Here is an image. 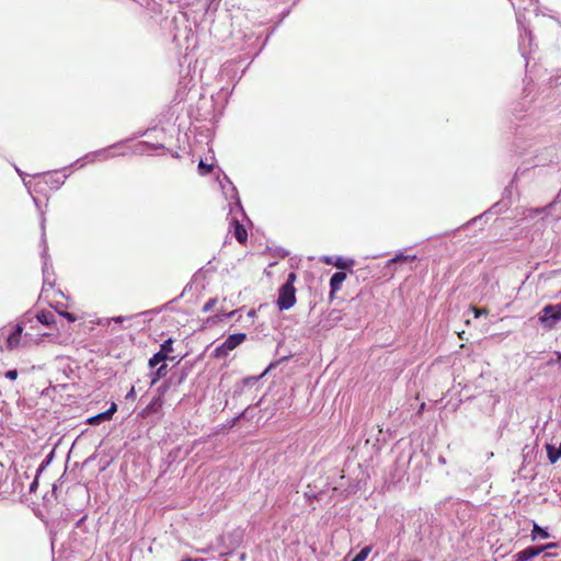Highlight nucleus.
<instances>
[{
	"label": "nucleus",
	"mask_w": 561,
	"mask_h": 561,
	"mask_svg": "<svg viewBox=\"0 0 561 561\" xmlns=\"http://www.w3.org/2000/svg\"><path fill=\"white\" fill-rule=\"evenodd\" d=\"M554 547H557V543L551 542L546 546H542L541 548H543V551H545L546 549H550V548H554Z\"/></svg>",
	"instance_id": "23"
},
{
	"label": "nucleus",
	"mask_w": 561,
	"mask_h": 561,
	"mask_svg": "<svg viewBox=\"0 0 561 561\" xmlns=\"http://www.w3.org/2000/svg\"><path fill=\"white\" fill-rule=\"evenodd\" d=\"M416 256L415 255H403V254H398L396 255L391 262H400V261H408V260H415Z\"/></svg>",
	"instance_id": "15"
},
{
	"label": "nucleus",
	"mask_w": 561,
	"mask_h": 561,
	"mask_svg": "<svg viewBox=\"0 0 561 561\" xmlns=\"http://www.w3.org/2000/svg\"><path fill=\"white\" fill-rule=\"evenodd\" d=\"M274 365L271 364L261 375V377L265 376L267 374V371L273 367Z\"/></svg>",
	"instance_id": "24"
},
{
	"label": "nucleus",
	"mask_w": 561,
	"mask_h": 561,
	"mask_svg": "<svg viewBox=\"0 0 561 561\" xmlns=\"http://www.w3.org/2000/svg\"><path fill=\"white\" fill-rule=\"evenodd\" d=\"M537 536L541 537V538H548L549 534L545 529H542L540 526L535 524L534 528L531 530V538H533V540H535L537 538Z\"/></svg>",
	"instance_id": "12"
},
{
	"label": "nucleus",
	"mask_w": 561,
	"mask_h": 561,
	"mask_svg": "<svg viewBox=\"0 0 561 561\" xmlns=\"http://www.w3.org/2000/svg\"><path fill=\"white\" fill-rule=\"evenodd\" d=\"M245 337L247 335L244 333H236L229 335L222 344H220L214 350V357H226L229 354V352L238 347L245 340Z\"/></svg>",
	"instance_id": "2"
},
{
	"label": "nucleus",
	"mask_w": 561,
	"mask_h": 561,
	"mask_svg": "<svg viewBox=\"0 0 561 561\" xmlns=\"http://www.w3.org/2000/svg\"><path fill=\"white\" fill-rule=\"evenodd\" d=\"M22 333H23V327L18 324L15 327L14 331L7 339V348L8 350L12 351L20 346Z\"/></svg>",
	"instance_id": "6"
},
{
	"label": "nucleus",
	"mask_w": 561,
	"mask_h": 561,
	"mask_svg": "<svg viewBox=\"0 0 561 561\" xmlns=\"http://www.w3.org/2000/svg\"><path fill=\"white\" fill-rule=\"evenodd\" d=\"M36 318L41 323L45 325H50L55 322L54 314L49 311H42L37 313Z\"/></svg>",
	"instance_id": "11"
},
{
	"label": "nucleus",
	"mask_w": 561,
	"mask_h": 561,
	"mask_svg": "<svg viewBox=\"0 0 561 561\" xmlns=\"http://www.w3.org/2000/svg\"><path fill=\"white\" fill-rule=\"evenodd\" d=\"M5 377L11 379V380H15L16 377H18V371L15 369H12V370H8L5 373Z\"/></svg>",
	"instance_id": "20"
},
{
	"label": "nucleus",
	"mask_w": 561,
	"mask_h": 561,
	"mask_svg": "<svg viewBox=\"0 0 561 561\" xmlns=\"http://www.w3.org/2000/svg\"><path fill=\"white\" fill-rule=\"evenodd\" d=\"M335 265H336L337 267H344V264H343L340 260L335 263Z\"/></svg>",
	"instance_id": "26"
},
{
	"label": "nucleus",
	"mask_w": 561,
	"mask_h": 561,
	"mask_svg": "<svg viewBox=\"0 0 561 561\" xmlns=\"http://www.w3.org/2000/svg\"><path fill=\"white\" fill-rule=\"evenodd\" d=\"M61 314L70 322H73L76 320V317L69 312H62Z\"/></svg>",
	"instance_id": "22"
},
{
	"label": "nucleus",
	"mask_w": 561,
	"mask_h": 561,
	"mask_svg": "<svg viewBox=\"0 0 561 561\" xmlns=\"http://www.w3.org/2000/svg\"><path fill=\"white\" fill-rule=\"evenodd\" d=\"M165 369H167V366H165V365H162V366H160V367L157 369L156 376H154V377L152 378V380H151V385H154V383L158 381V379H159L160 377L164 376V374H165Z\"/></svg>",
	"instance_id": "14"
},
{
	"label": "nucleus",
	"mask_w": 561,
	"mask_h": 561,
	"mask_svg": "<svg viewBox=\"0 0 561 561\" xmlns=\"http://www.w3.org/2000/svg\"><path fill=\"white\" fill-rule=\"evenodd\" d=\"M172 339H168L161 344L160 351L156 353L150 359H149V366L154 367L159 363L167 359L168 354L173 351L172 348Z\"/></svg>",
	"instance_id": "4"
},
{
	"label": "nucleus",
	"mask_w": 561,
	"mask_h": 561,
	"mask_svg": "<svg viewBox=\"0 0 561 561\" xmlns=\"http://www.w3.org/2000/svg\"><path fill=\"white\" fill-rule=\"evenodd\" d=\"M296 304V289L290 285H282L278 290L277 306L280 310H288Z\"/></svg>",
	"instance_id": "3"
},
{
	"label": "nucleus",
	"mask_w": 561,
	"mask_h": 561,
	"mask_svg": "<svg viewBox=\"0 0 561 561\" xmlns=\"http://www.w3.org/2000/svg\"><path fill=\"white\" fill-rule=\"evenodd\" d=\"M125 398H126V400H130V401H134L136 399L135 387L130 388V390L127 392Z\"/></svg>",
	"instance_id": "18"
},
{
	"label": "nucleus",
	"mask_w": 561,
	"mask_h": 561,
	"mask_svg": "<svg viewBox=\"0 0 561 561\" xmlns=\"http://www.w3.org/2000/svg\"><path fill=\"white\" fill-rule=\"evenodd\" d=\"M345 278H346V274L344 272H336L332 275V277L330 279V287H331L332 294L340 290Z\"/></svg>",
	"instance_id": "9"
},
{
	"label": "nucleus",
	"mask_w": 561,
	"mask_h": 561,
	"mask_svg": "<svg viewBox=\"0 0 561 561\" xmlns=\"http://www.w3.org/2000/svg\"><path fill=\"white\" fill-rule=\"evenodd\" d=\"M113 320L115 322H122L124 320V318L123 317H117V318H113Z\"/></svg>",
	"instance_id": "25"
},
{
	"label": "nucleus",
	"mask_w": 561,
	"mask_h": 561,
	"mask_svg": "<svg viewBox=\"0 0 561 561\" xmlns=\"http://www.w3.org/2000/svg\"><path fill=\"white\" fill-rule=\"evenodd\" d=\"M182 561H193V560L187 558V559H183Z\"/></svg>",
	"instance_id": "28"
},
{
	"label": "nucleus",
	"mask_w": 561,
	"mask_h": 561,
	"mask_svg": "<svg viewBox=\"0 0 561 561\" xmlns=\"http://www.w3.org/2000/svg\"><path fill=\"white\" fill-rule=\"evenodd\" d=\"M538 321L546 330H552L561 321V304L547 305L538 314Z\"/></svg>",
	"instance_id": "1"
},
{
	"label": "nucleus",
	"mask_w": 561,
	"mask_h": 561,
	"mask_svg": "<svg viewBox=\"0 0 561 561\" xmlns=\"http://www.w3.org/2000/svg\"><path fill=\"white\" fill-rule=\"evenodd\" d=\"M233 225H234L233 234H234L236 239L240 243H244L248 239V232H247L245 228L241 224H239L238 220H234Z\"/></svg>",
	"instance_id": "10"
},
{
	"label": "nucleus",
	"mask_w": 561,
	"mask_h": 561,
	"mask_svg": "<svg viewBox=\"0 0 561 561\" xmlns=\"http://www.w3.org/2000/svg\"><path fill=\"white\" fill-rule=\"evenodd\" d=\"M296 274L295 273H290L287 277V280L284 285H290V286H294V283L296 280Z\"/></svg>",
	"instance_id": "19"
},
{
	"label": "nucleus",
	"mask_w": 561,
	"mask_h": 561,
	"mask_svg": "<svg viewBox=\"0 0 561 561\" xmlns=\"http://www.w3.org/2000/svg\"><path fill=\"white\" fill-rule=\"evenodd\" d=\"M116 410H117L116 403H112L110 409L106 410L105 412H102V413H99V414H96L94 416L89 417L88 419V423L90 425H96V424H100L103 421H108V420L112 419V416L116 412Z\"/></svg>",
	"instance_id": "5"
},
{
	"label": "nucleus",
	"mask_w": 561,
	"mask_h": 561,
	"mask_svg": "<svg viewBox=\"0 0 561 561\" xmlns=\"http://www.w3.org/2000/svg\"><path fill=\"white\" fill-rule=\"evenodd\" d=\"M556 355H557V360H558V362H561V353H560V352H557V353H556Z\"/></svg>",
	"instance_id": "27"
},
{
	"label": "nucleus",
	"mask_w": 561,
	"mask_h": 561,
	"mask_svg": "<svg viewBox=\"0 0 561 561\" xmlns=\"http://www.w3.org/2000/svg\"><path fill=\"white\" fill-rule=\"evenodd\" d=\"M543 551V548L529 547L516 553V561H528Z\"/></svg>",
	"instance_id": "7"
},
{
	"label": "nucleus",
	"mask_w": 561,
	"mask_h": 561,
	"mask_svg": "<svg viewBox=\"0 0 561 561\" xmlns=\"http://www.w3.org/2000/svg\"><path fill=\"white\" fill-rule=\"evenodd\" d=\"M471 310L473 311L476 318H479L481 314L486 313L485 309L481 310L476 307H472Z\"/></svg>",
	"instance_id": "21"
},
{
	"label": "nucleus",
	"mask_w": 561,
	"mask_h": 561,
	"mask_svg": "<svg viewBox=\"0 0 561 561\" xmlns=\"http://www.w3.org/2000/svg\"><path fill=\"white\" fill-rule=\"evenodd\" d=\"M198 169L201 171V174H207L211 171V165L206 164L204 161H201L198 164Z\"/></svg>",
	"instance_id": "16"
},
{
	"label": "nucleus",
	"mask_w": 561,
	"mask_h": 561,
	"mask_svg": "<svg viewBox=\"0 0 561 561\" xmlns=\"http://www.w3.org/2000/svg\"><path fill=\"white\" fill-rule=\"evenodd\" d=\"M217 299H209L203 307V312H209L216 305Z\"/></svg>",
	"instance_id": "17"
},
{
	"label": "nucleus",
	"mask_w": 561,
	"mask_h": 561,
	"mask_svg": "<svg viewBox=\"0 0 561 561\" xmlns=\"http://www.w3.org/2000/svg\"><path fill=\"white\" fill-rule=\"evenodd\" d=\"M548 459L551 463H556L561 458V443L559 446L554 444H546Z\"/></svg>",
	"instance_id": "8"
},
{
	"label": "nucleus",
	"mask_w": 561,
	"mask_h": 561,
	"mask_svg": "<svg viewBox=\"0 0 561 561\" xmlns=\"http://www.w3.org/2000/svg\"><path fill=\"white\" fill-rule=\"evenodd\" d=\"M370 547H365L352 561H365L370 552Z\"/></svg>",
	"instance_id": "13"
}]
</instances>
